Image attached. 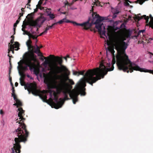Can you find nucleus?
<instances>
[{
    "label": "nucleus",
    "instance_id": "1",
    "mask_svg": "<svg viewBox=\"0 0 153 153\" xmlns=\"http://www.w3.org/2000/svg\"><path fill=\"white\" fill-rule=\"evenodd\" d=\"M67 79L63 78L60 79V83L54 88H56V91L58 94L62 92L64 95V101L70 99L68 97V94H69L71 98L72 99L73 103L75 104L78 100V96L80 94L82 96H85L86 84L84 81L82 82V85L81 84L76 85L74 89L71 91L69 90L70 85L66 82Z\"/></svg>",
    "mask_w": 153,
    "mask_h": 153
},
{
    "label": "nucleus",
    "instance_id": "2",
    "mask_svg": "<svg viewBox=\"0 0 153 153\" xmlns=\"http://www.w3.org/2000/svg\"><path fill=\"white\" fill-rule=\"evenodd\" d=\"M18 110L19 112L18 117H19L20 120H18L16 123L20 124L19 127L15 130L14 132L18 137L14 139L15 143L13 144V147L11 148L12 152L11 153H20L21 146L20 143L21 142L25 143L27 140L29 132L26 129V126L24 123L25 119L23 117L25 115V111L21 107L19 108Z\"/></svg>",
    "mask_w": 153,
    "mask_h": 153
},
{
    "label": "nucleus",
    "instance_id": "3",
    "mask_svg": "<svg viewBox=\"0 0 153 153\" xmlns=\"http://www.w3.org/2000/svg\"><path fill=\"white\" fill-rule=\"evenodd\" d=\"M115 63V57L113 56L112 61V65L111 68H106L103 63L101 62L99 67L88 70L84 75L86 81L93 86V84L98 80L104 78V76L107 74L108 71H112L114 70V65Z\"/></svg>",
    "mask_w": 153,
    "mask_h": 153
},
{
    "label": "nucleus",
    "instance_id": "4",
    "mask_svg": "<svg viewBox=\"0 0 153 153\" xmlns=\"http://www.w3.org/2000/svg\"><path fill=\"white\" fill-rule=\"evenodd\" d=\"M50 56L53 57L52 62H50L48 60L45 59L44 62V65H48L50 68L48 70H50V71L47 75L52 76V74L53 75V76H59L58 74L65 73L68 71L66 67L62 65L63 62L62 57L52 55H50Z\"/></svg>",
    "mask_w": 153,
    "mask_h": 153
},
{
    "label": "nucleus",
    "instance_id": "5",
    "mask_svg": "<svg viewBox=\"0 0 153 153\" xmlns=\"http://www.w3.org/2000/svg\"><path fill=\"white\" fill-rule=\"evenodd\" d=\"M36 60V57L33 55L29 56L25 58L24 60H20L18 63L19 65L18 68L20 70V68L21 70L20 71L24 72L25 71L28 70L27 67H28L30 71L33 70L35 73L37 74L39 73V70L36 68V66L35 62Z\"/></svg>",
    "mask_w": 153,
    "mask_h": 153
},
{
    "label": "nucleus",
    "instance_id": "6",
    "mask_svg": "<svg viewBox=\"0 0 153 153\" xmlns=\"http://www.w3.org/2000/svg\"><path fill=\"white\" fill-rule=\"evenodd\" d=\"M59 76L54 77L51 75V76L46 75L45 77L44 82L47 86L48 89V92L50 93L51 97H52V95H53L54 94L56 93L55 91L51 90L53 89H56L54 87L57 86L59 83L60 81L57 83L56 80L57 79V77Z\"/></svg>",
    "mask_w": 153,
    "mask_h": 153
},
{
    "label": "nucleus",
    "instance_id": "7",
    "mask_svg": "<svg viewBox=\"0 0 153 153\" xmlns=\"http://www.w3.org/2000/svg\"><path fill=\"white\" fill-rule=\"evenodd\" d=\"M95 27L98 30V32L102 35L105 36L106 38L108 36V39H110L113 33V27L111 26H108L107 28V32L105 30V28L104 27L103 30L102 31L101 27L102 25L100 23L95 24Z\"/></svg>",
    "mask_w": 153,
    "mask_h": 153
},
{
    "label": "nucleus",
    "instance_id": "8",
    "mask_svg": "<svg viewBox=\"0 0 153 153\" xmlns=\"http://www.w3.org/2000/svg\"><path fill=\"white\" fill-rule=\"evenodd\" d=\"M20 83L22 86H24V88L25 90L27 89L30 94L31 92L32 94H35V92H37V90L36 89V83H27L25 84V82L24 80H19Z\"/></svg>",
    "mask_w": 153,
    "mask_h": 153
},
{
    "label": "nucleus",
    "instance_id": "9",
    "mask_svg": "<svg viewBox=\"0 0 153 153\" xmlns=\"http://www.w3.org/2000/svg\"><path fill=\"white\" fill-rule=\"evenodd\" d=\"M58 94L56 91V93H54L53 96H54V100L56 102H53V105L54 108L56 109H58L62 107L64 103V101L61 98L59 99V101L58 100V97L57 95L59 94Z\"/></svg>",
    "mask_w": 153,
    "mask_h": 153
},
{
    "label": "nucleus",
    "instance_id": "10",
    "mask_svg": "<svg viewBox=\"0 0 153 153\" xmlns=\"http://www.w3.org/2000/svg\"><path fill=\"white\" fill-rule=\"evenodd\" d=\"M93 7V6H92V9L91 10H90V11L91 12H92V17L94 20L95 18H96L97 19L95 22H94L93 21H92L91 23H90V24H91V26L93 24H96L100 23L105 19L104 17H101L96 13L93 12L94 10Z\"/></svg>",
    "mask_w": 153,
    "mask_h": 153
},
{
    "label": "nucleus",
    "instance_id": "11",
    "mask_svg": "<svg viewBox=\"0 0 153 153\" xmlns=\"http://www.w3.org/2000/svg\"><path fill=\"white\" fill-rule=\"evenodd\" d=\"M90 20V19L89 18L88 20L86 22H84L82 24L78 23L69 20H68L67 22L71 23H73L74 25L84 27V28L85 29H88L91 27V24H90V23H89Z\"/></svg>",
    "mask_w": 153,
    "mask_h": 153
},
{
    "label": "nucleus",
    "instance_id": "12",
    "mask_svg": "<svg viewBox=\"0 0 153 153\" xmlns=\"http://www.w3.org/2000/svg\"><path fill=\"white\" fill-rule=\"evenodd\" d=\"M33 25L31 19H29L27 21H25V20L23 22V25H22V31H24L25 30V29L26 28V26L27 25H29L30 26V27L31 29L30 31L33 34L35 33L36 32L34 31H33L32 30L33 29V27H33L31 25Z\"/></svg>",
    "mask_w": 153,
    "mask_h": 153
},
{
    "label": "nucleus",
    "instance_id": "13",
    "mask_svg": "<svg viewBox=\"0 0 153 153\" xmlns=\"http://www.w3.org/2000/svg\"><path fill=\"white\" fill-rule=\"evenodd\" d=\"M31 20L33 24L31 25L34 27L36 26L38 23L43 24V23L45 21V19L42 16H41L35 20L33 19H31Z\"/></svg>",
    "mask_w": 153,
    "mask_h": 153
},
{
    "label": "nucleus",
    "instance_id": "14",
    "mask_svg": "<svg viewBox=\"0 0 153 153\" xmlns=\"http://www.w3.org/2000/svg\"><path fill=\"white\" fill-rule=\"evenodd\" d=\"M19 44L18 42H15L14 44L10 45V46H9V49H8V53L9 54L10 51H12L13 53H14V49L16 48L15 50L16 51H18L19 49Z\"/></svg>",
    "mask_w": 153,
    "mask_h": 153
},
{
    "label": "nucleus",
    "instance_id": "15",
    "mask_svg": "<svg viewBox=\"0 0 153 153\" xmlns=\"http://www.w3.org/2000/svg\"><path fill=\"white\" fill-rule=\"evenodd\" d=\"M36 89L38 91L37 92H36V93L34 94H33L35 96H38L40 97L42 100L43 102H47V97L46 95H44L42 94V92L39 89H37V86H36Z\"/></svg>",
    "mask_w": 153,
    "mask_h": 153
},
{
    "label": "nucleus",
    "instance_id": "16",
    "mask_svg": "<svg viewBox=\"0 0 153 153\" xmlns=\"http://www.w3.org/2000/svg\"><path fill=\"white\" fill-rule=\"evenodd\" d=\"M36 48H35V49H34V53H35L37 54H39L38 55L39 56H40L42 57H43L45 59H46V57L42 55V54L40 52L39 50V48L37 46V45H36Z\"/></svg>",
    "mask_w": 153,
    "mask_h": 153
},
{
    "label": "nucleus",
    "instance_id": "17",
    "mask_svg": "<svg viewBox=\"0 0 153 153\" xmlns=\"http://www.w3.org/2000/svg\"><path fill=\"white\" fill-rule=\"evenodd\" d=\"M26 44L29 51L32 53H34L35 47L30 44H29L28 42H26Z\"/></svg>",
    "mask_w": 153,
    "mask_h": 153
},
{
    "label": "nucleus",
    "instance_id": "18",
    "mask_svg": "<svg viewBox=\"0 0 153 153\" xmlns=\"http://www.w3.org/2000/svg\"><path fill=\"white\" fill-rule=\"evenodd\" d=\"M19 74L21 76V77L19 79V80H24L25 75L24 74V72L23 71H20V70H19Z\"/></svg>",
    "mask_w": 153,
    "mask_h": 153
},
{
    "label": "nucleus",
    "instance_id": "19",
    "mask_svg": "<svg viewBox=\"0 0 153 153\" xmlns=\"http://www.w3.org/2000/svg\"><path fill=\"white\" fill-rule=\"evenodd\" d=\"M68 20H66V18H65L63 19H62L61 20L58 22H57V23L59 24H62L64 22H66V23H69L70 22H67V21H68Z\"/></svg>",
    "mask_w": 153,
    "mask_h": 153
},
{
    "label": "nucleus",
    "instance_id": "20",
    "mask_svg": "<svg viewBox=\"0 0 153 153\" xmlns=\"http://www.w3.org/2000/svg\"><path fill=\"white\" fill-rule=\"evenodd\" d=\"M108 50L109 51L111 52L113 56H114V54L115 52V51L114 50V48H113L108 47Z\"/></svg>",
    "mask_w": 153,
    "mask_h": 153
},
{
    "label": "nucleus",
    "instance_id": "21",
    "mask_svg": "<svg viewBox=\"0 0 153 153\" xmlns=\"http://www.w3.org/2000/svg\"><path fill=\"white\" fill-rule=\"evenodd\" d=\"M69 82V84H68L70 85V87H69V89L70 88H72V86H71L72 85H73L74 84V81L71 79H68Z\"/></svg>",
    "mask_w": 153,
    "mask_h": 153
},
{
    "label": "nucleus",
    "instance_id": "22",
    "mask_svg": "<svg viewBox=\"0 0 153 153\" xmlns=\"http://www.w3.org/2000/svg\"><path fill=\"white\" fill-rule=\"evenodd\" d=\"M112 11L113 13L118 14L119 13V11L117 9H112Z\"/></svg>",
    "mask_w": 153,
    "mask_h": 153
},
{
    "label": "nucleus",
    "instance_id": "23",
    "mask_svg": "<svg viewBox=\"0 0 153 153\" xmlns=\"http://www.w3.org/2000/svg\"><path fill=\"white\" fill-rule=\"evenodd\" d=\"M16 102L17 104V107L19 106H22V104L21 101L19 100L16 101Z\"/></svg>",
    "mask_w": 153,
    "mask_h": 153
},
{
    "label": "nucleus",
    "instance_id": "24",
    "mask_svg": "<svg viewBox=\"0 0 153 153\" xmlns=\"http://www.w3.org/2000/svg\"><path fill=\"white\" fill-rule=\"evenodd\" d=\"M48 16H49L51 19H52L55 18L54 15L53 14L51 13V12L50 13H48Z\"/></svg>",
    "mask_w": 153,
    "mask_h": 153
},
{
    "label": "nucleus",
    "instance_id": "25",
    "mask_svg": "<svg viewBox=\"0 0 153 153\" xmlns=\"http://www.w3.org/2000/svg\"><path fill=\"white\" fill-rule=\"evenodd\" d=\"M145 1L144 0H137L135 2L136 3H139L141 5Z\"/></svg>",
    "mask_w": 153,
    "mask_h": 153
},
{
    "label": "nucleus",
    "instance_id": "26",
    "mask_svg": "<svg viewBox=\"0 0 153 153\" xmlns=\"http://www.w3.org/2000/svg\"><path fill=\"white\" fill-rule=\"evenodd\" d=\"M12 97H13L14 100L16 101L19 100L17 98V96L15 94H12Z\"/></svg>",
    "mask_w": 153,
    "mask_h": 153
},
{
    "label": "nucleus",
    "instance_id": "27",
    "mask_svg": "<svg viewBox=\"0 0 153 153\" xmlns=\"http://www.w3.org/2000/svg\"><path fill=\"white\" fill-rule=\"evenodd\" d=\"M34 13L33 12L32 13L30 14H28V15L27 16H30V18H32L33 16L34 15Z\"/></svg>",
    "mask_w": 153,
    "mask_h": 153
},
{
    "label": "nucleus",
    "instance_id": "28",
    "mask_svg": "<svg viewBox=\"0 0 153 153\" xmlns=\"http://www.w3.org/2000/svg\"><path fill=\"white\" fill-rule=\"evenodd\" d=\"M14 39L13 38H12L11 40L10 43H9L8 46H10V45H12L13 44L14 42Z\"/></svg>",
    "mask_w": 153,
    "mask_h": 153
},
{
    "label": "nucleus",
    "instance_id": "29",
    "mask_svg": "<svg viewBox=\"0 0 153 153\" xmlns=\"http://www.w3.org/2000/svg\"><path fill=\"white\" fill-rule=\"evenodd\" d=\"M126 2H125L124 3L125 5L126 6H129L130 4L128 2V1L130 2V1H129V0H124Z\"/></svg>",
    "mask_w": 153,
    "mask_h": 153
},
{
    "label": "nucleus",
    "instance_id": "30",
    "mask_svg": "<svg viewBox=\"0 0 153 153\" xmlns=\"http://www.w3.org/2000/svg\"><path fill=\"white\" fill-rule=\"evenodd\" d=\"M73 4V2H72L71 3H69L68 1H67V3H65V5H67L69 6H71Z\"/></svg>",
    "mask_w": 153,
    "mask_h": 153
},
{
    "label": "nucleus",
    "instance_id": "31",
    "mask_svg": "<svg viewBox=\"0 0 153 153\" xmlns=\"http://www.w3.org/2000/svg\"><path fill=\"white\" fill-rule=\"evenodd\" d=\"M85 71H78L79 73L78 74V76H79V75H84Z\"/></svg>",
    "mask_w": 153,
    "mask_h": 153
},
{
    "label": "nucleus",
    "instance_id": "32",
    "mask_svg": "<svg viewBox=\"0 0 153 153\" xmlns=\"http://www.w3.org/2000/svg\"><path fill=\"white\" fill-rule=\"evenodd\" d=\"M24 32L23 33V35H27L29 36V34L30 33L29 32H27V31H26L25 30L24 31H23Z\"/></svg>",
    "mask_w": 153,
    "mask_h": 153
},
{
    "label": "nucleus",
    "instance_id": "33",
    "mask_svg": "<svg viewBox=\"0 0 153 153\" xmlns=\"http://www.w3.org/2000/svg\"><path fill=\"white\" fill-rule=\"evenodd\" d=\"M145 31V30H139L138 33V36L139 35H140V34L141 32L142 33H143Z\"/></svg>",
    "mask_w": 153,
    "mask_h": 153
},
{
    "label": "nucleus",
    "instance_id": "34",
    "mask_svg": "<svg viewBox=\"0 0 153 153\" xmlns=\"http://www.w3.org/2000/svg\"><path fill=\"white\" fill-rule=\"evenodd\" d=\"M10 70H9V80L10 82H11L12 81V78L10 76Z\"/></svg>",
    "mask_w": 153,
    "mask_h": 153
},
{
    "label": "nucleus",
    "instance_id": "35",
    "mask_svg": "<svg viewBox=\"0 0 153 153\" xmlns=\"http://www.w3.org/2000/svg\"><path fill=\"white\" fill-rule=\"evenodd\" d=\"M73 74L75 75H77L78 74L79 72L76 71H73Z\"/></svg>",
    "mask_w": 153,
    "mask_h": 153
},
{
    "label": "nucleus",
    "instance_id": "36",
    "mask_svg": "<svg viewBox=\"0 0 153 153\" xmlns=\"http://www.w3.org/2000/svg\"><path fill=\"white\" fill-rule=\"evenodd\" d=\"M17 24H16V23H15L14 24V25H13V26L14 27L13 28L14 31V34H15V29H16V28H15V27H16L17 26Z\"/></svg>",
    "mask_w": 153,
    "mask_h": 153
},
{
    "label": "nucleus",
    "instance_id": "37",
    "mask_svg": "<svg viewBox=\"0 0 153 153\" xmlns=\"http://www.w3.org/2000/svg\"><path fill=\"white\" fill-rule=\"evenodd\" d=\"M94 4H95L96 6H100V4L99 2H94Z\"/></svg>",
    "mask_w": 153,
    "mask_h": 153
},
{
    "label": "nucleus",
    "instance_id": "38",
    "mask_svg": "<svg viewBox=\"0 0 153 153\" xmlns=\"http://www.w3.org/2000/svg\"><path fill=\"white\" fill-rule=\"evenodd\" d=\"M52 28V26H48V25H47V27H46V29L47 30H49V29H51Z\"/></svg>",
    "mask_w": 153,
    "mask_h": 153
},
{
    "label": "nucleus",
    "instance_id": "39",
    "mask_svg": "<svg viewBox=\"0 0 153 153\" xmlns=\"http://www.w3.org/2000/svg\"><path fill=\"white\" fill-rule=\"evenodd\" d=\"M41 10H47V8L46 7H42L41 6L40 7V8H39Z\"/></svg>",
    "mask_w": 153,
    "mask_h": 153
},
{
    "label": "nucleus",
    "instance_id": "40",
    "mask_svg": "<svg viewBox=\"0 0 153 153\" xmlns=\"http://www.w3.org/2000/svg\"><path fill=\"white\" fill-rule=\"evenodd\" d=\"M8 56L10 57L9 62L10 63V64H11V61H10L11 59H10V58L11 57H13L12 56H10L9 54H8Z\"/></svg>",
    "mask_w": 153,
    "mask_h": 153
},
{
    "label": "nucleus",
    "instance_id": "41",
    "mask_svg": "<svg viewBox=\"0 0 153 153\" xmlns=\"http://www.w3.org/2000/svg\"><path fill=\"white\" fill-rule=\"evenodd\" d=\"M12 94H15V89L14 87L13 86L12 88Z\"/></svg>",
    "mask_w": 153,
    "mask_h": 153
},
{
    "label": "nucleus",
    "instance_id": "42",
    "mask_svg": "<svg viewBox=\"0 0 153 153\" xmlns=\"http://www.w3.org/2000/svg\"><path fill=\"white\" fill-rule=\"evenodd\" d=\"M43 1V0H40L38 2V4L41 5Z\"/></svg>",
    "mask_w": 153,
    "mask_h": 153
},
{
    "label": "nucleus",
    "instance_id": "43",
    "mask_svg": "<svg viewBox=\"0 0 153 153\" xmlns=\"http://www.w3.org/2000/svg\"><path fill=\"white\" fill-rule=\"evenodd\" d=\"M32 36L33 37H32L33 39H37V38L38 36H35L33 35V36Z\"/></svg>",
    "mask_w": 153,
    "mask_h": 153
},
{
    "label": "nucleus",
    "instance_id": "44",
    "mask_svg": "<svg viewBox=\"0 0 153 153\" xmlns=\"http://www.w3.org/2000/svg\"><path fill=\"white\" fill-rule=\"evenodd\" d=\"M31 0H28V3L26 4V5H29V6H30V5L29 4L31 2Z\"/></svg>",
    "mask_w": 153,
    "mask_h": 153
},
{
    "label": "nucleus",
    "instance_id": "45",
    "mask_svg": "<svg viewBox=\"0 0 153 153\" xmlns=\"http://www.w3.org/2000/svg\"><path fill=\"white\" fill-rule=\"evenodd\" d=\"M41 5L38 4L36 5V8L38 9L40 8V7H41Z\"/></svg>",
    "mask_w": 153,
    "mask_h": 153
},
{
    "label": "nucleus",
    "instance_id": "46",
    "mask_svg": "<svg viewBox=\"0 0 153 153\" xmlns=\"http://www.w3.org/2000/svg\"><path fill=\"white\" fill-rule=\"evenodd\" d=\"M107 45L108 46H109L110 45V42L108 40H107Z\"/></svg>",
    "mask_w": 153,
    "mask_h": 153
},
{
    "label": "nucleus",
    "instance_id": "47",
    "mask_svg": "<svg viewBox=\"0 0 153 153\" xmlns=\"http://www.w3.org/2000/svg\"><path fill=\"white\" fill-rule=\"evenodd\" d=\"M42 24H39V23H38L37 24V25H36V26H38V27H40L42 25Z\"/></svg>",
    "mask_w": 153,
    "mask_h": 153
},
{
    "label": "nucleus",
    "instance_id": "48",
    "mask_svg": "<svg viewBox=\"0 0 153 153\" xmlns=\"http://www.w3.org/2000/svg\"><path fill=\"white\" fill-rule=\"evenodd\" d=\"M113 19H114V18H116V17H117V14H114V13H113Z\"/></svg>",
    "mask_w": 153,
    "mask_h": 153
},
{
    "label": "nucleus",
    "instance_id": "49",
    "mask_svg": "<svg viewBox=\"0 0 153 153\" xmlns=\"http://www.w3.org/2000/svg\"><path fill=\"white\" fill-rule=\"evenodd\" d=\"M27 42H28L29 44H30V45H31L32 43V41L30 39H29Z\"/></svg>",
    "mask_w": 153,
    "mask_h": 153
},
{
    "label": "nucleus",
    "instance_id": "50",
    "mask_svg": "<svg viewBox=\"0 0 153 153\" xmlns=\"http://www.w3.org/2000/svg\"><path fill=\"white\" fill-rule=\"evenodd\" d=\"M0 114H4V112L2 109L0 110Z\"/></svg>",
    "mask_w": 153,
    "mask_h": 153
},
{
    "label": "nucleus",
    "instance_id": "51",
    "mask_svg": "<svg viewBox=\"0 0 153 153\" xmlns=\"http://www.w3.org/2000/svg\"><path fill=\"white\" fill-rule=\"evenodd\" d=\"M57 24H58L57 23V22L56 23H54L53 24H52V25H51V26H52V27L53 26H54L55 25H56Z\"/></svg>",
    "mask_w": 153,
    "mask_h": 153
},
{
    "label": "nucleus",
    "instance_id": "52",
    "mask_svg": "<svg viewBox=\"0 0 153 153\" xmlns=\"http://www.w3.org/2000/svg\"><path fill=\"white\" fill-rule=\"evenodd\" d=\"M29 36H29V38H32L33 37L32 36H33V35L31 34L30 33L29 34Z\"/></svg>",
    "mask_w": 153,
    "mask_h": 153
},
{
    "label": "nucleus",
    "instance_id": "53",
    "mask_svg": "<svg viewBox=\"0 0 153 153\" xmlns=\"http://www.w3.org/2000/svg\"><path fill=\"white\" fill-rule=\"evenodd\" d=\"M29 36H29V38H32L33 37L32 36H33V35L31 34L30 33L29 34Z\"/></svg>",
    "mask_w": 153,
    "mask_h": 153
},
{
    "label": "nucleus",
    "instance_id": "54",
    "mask_svg": "<svg viewBox=\"0 0 153 153\" xmlns=\"http://www.w3.org/2000/svg\"><path fill=\"white\" fill-rule=\"evenodd\" d=\"M38 9L36 8L34 9V13L38 11Z\"/></svg>",
    "mask_w": 153,
    "mask_h": 153
},
{
    "label": "nucleus",
    "instance_id": "55",
    "mask_svg": "<svg viewBox=\"0 0 153 153\" xmlns=\"http://www.w3.org/2000/svg\"><path fill=\"white\" fill-rule=\"evenodd\" d=\"M47 31H48V30H47L45 28V30H44V31L43 32L44 33V34H45V33H46L47 32Z\"/></svg>",
    "mask_w": 153,
    "mask_h": 153
},
{
    "label": "nucleus",
    "instance_id": "56",
    "mask_svg": "<svg viewBox=\"0 0 153 153\" xmlns=\"http://www.w3.org/2000/svg\"><path fill=\"white\" fill-rule=\"evenodd\" d=\"M149 17L151 19L150 20H152V19H153V17H152V15L151 14H150L149 15Z\"/></svg>",
    "mask_w": 153,
    "mask_h": 153
},
{
    "label": "nucleus",
    "instance_id": "57",
    "mask_svg": "<svg viewBox=\"0 0 153 153\" xmlns=\"http://www.w3.org/2000/svg\"><path fill=\"white\" fill-rule=\"evenodd\" d=\"M68 12H62V13L63 14H66V13H68Z\"/></svg>",
    "mask_w": 153,
    "mask_h": 153
},
{
    "label": "nucleus",
    "instance_id": "58",
    "mask_svg": "<svg viewBox=\"0 0 153 153\" xmlns=\"http://www.w3.org/2000/svg\"><path fill=\"white\" fill-rule=\"evenodd\" d=\"M19 20H17L16 22V24H17V25L19 23Z\"/></svg>",
    "mask_w": 153,
    "mask_h": 153
},
{
    "label": "nucleus",
    "instance_id": "59",
    "mask_svg": "<svg viewBox=\"0 0 153 153\" xmlns=\"http://www.w3.org/2000/svg\"><path fill=\"white\" fill-rule=\"evenodd\" d=\"M18 85V82H16L15 83V86H16V87Z\"/></svg>",
    "mask_w": 153,
    "mask_h": 153
},
{
    "label": "nucleus",
    "instance_id": "60",
    "mask_svg": "<svg viewBox=\"0 0 153 153\" xmlns=\"http://www.w3.org/2000/svg\"><path fill=\"white\" fill-rule=\"evenodd\" d=\"M43 34H44V33H43V32H42V33H41L39 36H42V35H43Z\"/></svg>",
    "mask_w": 153,
    "mask_h": 153
},
{
    "label": "nucleus",
    "instance_id": "61",
    "mask_svg": "<svg viewBox=\"0 0 153 153\" xmlns=\"http://www.w3.org/2000/svg\"><path fill=\"white\" fill-rule=\"evenodd\" d=\"M63 58H64V59H65V61H66V62H67V57H63Z\"/></svg>",
    "mask_w": 153,
    "mask_h": 153
},
{
    "label": "nucleus",
    "instance_id": "62",
    "mask_svg": "<svg viewBox=\"0 0 153 153\" xmlns=\"http://www.w3.org/2000/svg\"><path fill=\"white\" fill-rule=\"evenodd\" d=\"M23 13H20V16L21 17L23 16Z\"/></svg>",
    "mask_w": 153,
    "mask_h": 153
},
{
    "label": "nucleus",
    "instance_id": "63",
    "mask_svg": "<svg viewBox=\"0 0 153 153\" xmlns=\"http://www.w3.org/2000/svg\"><path fill=\"white\" fill-rule=\"evenodd\" d=\"M13 105H14V106H17V103L16 102V103H15L14 104H13Z\"/></svg>",
    "mask_w": 153,
    "mask_h": 153
},
{
    "label": "nucleus",
    "instance_id": "64",
    "mask_svg": "<svg viewBox=\"0 0 153 153\" xmlns=\"http://www.w3.org/2000/svg\"><path fill=\"white\" fill-rule=\"evenodd\" d=\"M126 34H127L126 35H127V37H129L130 36V34L129 33H127Z\"/></svg>",
    "mask_w": 153,
    "mask_h": 153
}]
</instances>
